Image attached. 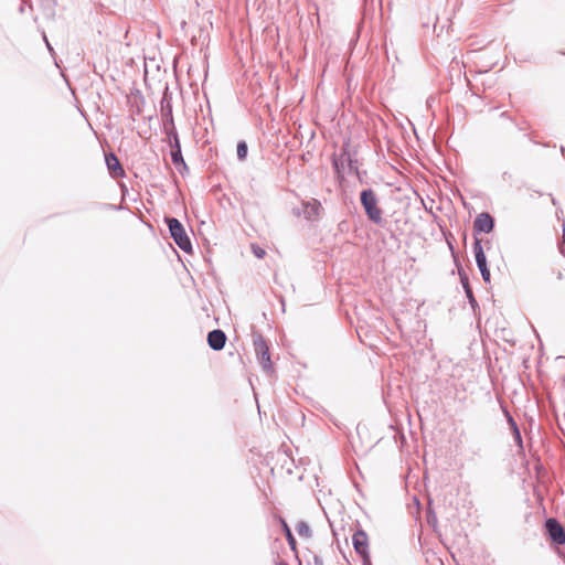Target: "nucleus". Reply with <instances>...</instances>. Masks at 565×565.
I'll return each instance as SVG.
<instances>
[{
    "mask_svg": "<svg viewBox=\"0 0 565 565\" xmlns=\"http://www.w3.org/2000/svg\"><path fill=\"white\" fill-rule=\"evenodd\" d=\"M361 203L365 210V213L367 217L376 223L380 224L383 221V212L377 205V198L375 193L372 190H364L361 193Z\"/></svg>",
    "mask_w": 565,
    "mask_h": 565,
    "instance_id": "nucleus-1",
    "label": "nucleus"
},
{
    "mask_svg": "<svg viewBox=\"0 0 565 565\" xmlns=\"http://www.w3.org/2000/svg\"><path fill=\"white\" fill-rule=\"evenodd\" d=\"M167 222L175 244L184 252H189L191 249V242L183 225L177 218H168Z\"/></svg>",
    "mask_w": 565,
    "mask_h": 565,
    "instance_id": "nucleus-2",
    "label": "nucleus"
},
{
    "mask_svg": "<svg viewBox=\"0 0 565 565\" xmlns=\"http://www.w3.org/2000/svg\"><path fill=\"white\" fill-rule=\"evenodd\" d=\"M352 542L356 554L361 557L362 562L366 565L370 563L369 553V536L363 530L356 531L352 536Z\"/></svg>",
    "mask_w": 565,
    "mask_h": 565,
    "instance_id": "nucleus-3",
    "label": "nucleus"
},
{
    "mask_svg": "<svg viewBox=\"0 0 565 565\" xmlns=\"http://www.w3.org/2000/svg\"><path fill=\"white\" fill-rule=\"evenodd\" d=\"M253 344L259 363L263 365L264 369H270L271 362L269 355V348L265 339L262 335H257L254 338Z\"/></svg>",
    "mask_w": 565,
    "mask_h": 565,
    "instance_id": "nucleus-4",
    "label": "nucleus"
},
{
    "mask_svg": "<svg viewBox=\"0 0 565 565\" xmlns=\"http://www.w3.org/2000/svg\"><path fill=\"white\" fill-rule=\"evenodd\" d=\"M546 531L551 540L558 544H565V530L556 519H548L545 523Z\"/></svg>",
    "mask_w": 565,
    "mask_h": 565,
    "instance_id": "nucleus-5",
    "label": "nucleus"
},
{
    "mask_svg": "<svg viewBox=\"0 0 565 565\" xmlns=\"http://www.w3.org/2000/svg\"><path fill=\"white\" fill-rule=\"evenodd\" d=\"M473 249H475L476 262L481 271L482 278L486 282L489 284L490 282V270L487 266V259H486V255L483 253V248H482L480 238L475 239Z\"/></svg>",
    "mask_w": 565,
    "mask_h": 565,
    "instance_id": "nucleus-6",
    "label": "nucleus"
},
{
    "mask_svg": "<svg viewBox=\"0 0 565 565\" xmlns=\"http://www.w3.org/2000/svg\"><path fill=\"white\" fill-rule=\"evenodd\" d=\"M493 230V218L488 213L479 214L473 223L475 236L479 233H490Z\"/></svg>",
    "mask_w": 565,
    "mask_h": 565,
    "instance_id": "nucleus-7",
    "label": "nucleus"
},
{
    "mask_svg": "<svg viewBox=\"0 0 565 565\" xmlns=\"http://www.w3.org/2000/svg\"><path fill=\"white\" fill-rule=\"evenodd\" d=\"M226 342V335L222 330H213L207 334V343L213 350H222Z\"/></svg>",
    "mask_w": 565,
    "mask_h": 565,
    "instance_id": "nucleus-8",
    "label": "nucleus"
},
{
    "mask_svg": "<svg viewBox=\"0 0 565 565\" xmlns=\"http://www.w3.org/2000/svg\"><path fill=\"white\" fill-rule=\"evenodd\" d=\"M106 163L110 174L114 178L124 177L125 170L121 167L118 158L114 153H109L106 156Z\"/></svg>",
    "mask_w": 565,
    "mask_h": 565,
    "instance_id": "nucleus-9",
    "label": "nucleus"
},
{
    "mask_svg": "<svg viewBox=\"0 0 565 565\" xmlns=\"http://www.w3.org/2000/svg\"><path fill=\"white\" fill-rule=\"evenodd\" d=\"M280 523H281L284 533L286 535V539L288 541V544H289L290 548L294 552H297V543H296V540H295V537H294V535L291 533V530H290L289 525L287 524V522L284 519H280Z\"/></svg>",
    "mask_w": 565,
    "mask_h": 565,
    "instance_id": "nucleus-10",
    "label": "nucleus"
},
{
    "mask_svg": "<svg viewBox=\"0 0 565 565\" xmlns=\"http://www.w3.org/2000/svg\"><path fill=\"white\" fill-rule=\"evenodd\" d=\"M296 531L301 537L308 539L311 536V529L308 523L303 521L297 523Z\"/></svg>",
    "mask_w": 565,
    "mask_h": 565,
    "instance_id": "nucleus-11",
    "label": "nucleus"
},
{
    "mask_svg": "<svg viewBox=\"0 0 565 565\" xmlns=\"http://www.w3.org/2000/svg\"><path fill=\"white\" fill-rule=\"evenodd\" d=\"M320 206V203L317 200H313L312 203L305 205V213H307L309 216L318 215Z\"/></svg>",
    "mask_w": 565,
    "mask_h": 565,
    "instance_id": "nucleus-12",
    "label": "nucleus"
},
{
    "mask_svg": "<svg viewBox=\"0 0 565 565\" xmlns=\"http://www.w3.org/2000/svg\"><path fill=\"white\" fill-rule=\"evenodd\" d=\"M250 249H252L253 254L259 259H262L266 256V250L257 244H252Z\"/></svg>",
    "mask_w": 565,
    "mask_h": 565,
    "instance_id": "nucleus-13",
    "label": "nucleus"
},
{
    "mask_svg": "<svg viewBox=\"0 0 565 565\" xmlns=\"http://www.w3.org/2000/svg\"><path fill=\"white\" fill-rule=\"evenodd\" d=\"M247 156V145L244 141L238 142L237 145V157L241 160H244Z\"/></svg>",
    "mask_w": 565,
    "mask_h": 565,
    "instance_id": "nucleus-14",
    "label": "nucleus"
},
{
    "mask_svg": "<svg viewBox=\"0 0 565 565\" xmlns=\"http://www.w3.org/2000/svg\"><path fill=\"white\" fill-rule=\"evenodd\" d=\"M179 157H180V153H179V152H178V153H173V154H172V159H173V161H174V162H178Z\"/></svg>",
    "mask_w": 565,
    "mask_h": 565,
    "instance_id": "nucleus-15",
    "label": "nucleus"
},
{
    "mask_svg": "<svg viewBox=\"0 0 565 565\" xmlns=\"http://www.w3.org/2000/svg\"><path fill=\"white\" fill-rule=\"evenodd\" d=\"M561 246H565V232L563 233V241Z\"/></svg>",
    "mask_w": 565,
    "mask_h": 565,
    "instance_id": "nucleus-16",
    "label": "nucleus"
},
{
    "mask_svg": "<svg viewBox=\"0 0 565 565\" xmlns=\"http://www.w3.org/2000/svg\"><path fill=\"white\" fill-rule=\"evenodd\" d=\"M559 248H561V253L564 254V256H565V245L561 246Z\"/></svg>",
    "mask_w": 565,
    "mask_h": 565,
    "instance_id": "nucleus-17",
    "label": "nucleus"
},
{
    "mask_svg": "<svg viewBox=\"0 0 565 565\" xmlns=\"http://www.w3.org/2000/svg\"><path fill=\"white\" fill-rule=\"evenodd\" d=\"M278 565H288V564H287V563H285V562H281V563H279Z\"/></svg>",
    "mask_w": 565,
    "mask_h": 565,
    "instance_id": "nucleus-18",
    "label": "nucleus"
}]
</instances>
